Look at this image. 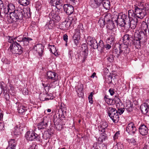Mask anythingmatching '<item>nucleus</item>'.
I'll use <instances>...</instances> for the list:
<instances>
[{"label": "nucleus", "mask_w": 149, "mask_h": 149, "mask_svg": "<svg viewBox=\"0 0 149 149\" xmlns=\"http://www.w3.org/2000/svg\"><path fill=\"white\" fill-rule=\"evenodd\" d=\"M117 18V19L115 21L119 26L122 27L126 26L132 29L136 28L139 22L136 18H129L127 15L123 13H119Z\"/></svg>", "instance_id": "obj_1"}, {"label": "nucleus", "mask_w": 149, "mask_h": 149, "mask_svg": "<svg viewBox=\"0 0 149 149\" xmlns=\"http://www.w3.org/2000/svg\"><path fill=\"white\" fill-rule=\"evenodd\" d=\"M24 11L21 9L19 8L12 12H10L9 18L8 19L9 22L12 23L22 19L23 16V12Z\"/></svg>", "instance_id": "obj_2"}, {"label": "nucleus", "mask_w": 149, "mask_h": 149, "mask_svg": "<svg viewBox=\"0 0 149 149\" xmlns=\"http://www.w3.org/2000/svg\"><path fill=\"white\" fill-rule=\"evenodd\" d=\"M9 49L14 54H21L22 53V47L16 42L11 44Z\"/></svg>", "instance_id": "obj_3"}, {"label": "nucleus", "mask_w": 149, "mask_h": 149, "mask_svg": "<svg viewBox=\"0 0 149 149\" xmlns=\"http://www.w3.org/2000/svg\"><path fill=\"white\" fill-rule=\"evenodd\" d=\"M134 10L135 15L140 19L143 18L146 14L145 9L140 8L137 6H135Z\"/></svg>", "instance_id": "obj_4"}, {"label": "nucleus", "mask_w": 149, "mask_h": 149, "mask_svg": "<svg viewBox=\"0 0 149 149\" xmlns=\"http://www.w3.org/2000/svg\"><path fill=\"white\" fill-rule=\"evenodd\" d=\"M25 136L26 139L30 141L38 139V135L32 130L27 132L25 134Z\"/></svg>", "instance_id": "obj_5"}, {"label": "nucleus", "mask_w": 149, "mask_h": 149, "mask_svg": "<svg viewBox=\"0 0 149 149\" xmlns=\"http://www.w3.org/2000/svg\"><path fill=\"white\" fill-rule=\"evenodd\" d=\"M47 78L50 79L52 81L51 84L58 79V75L55 72L52 71H48L47 73Z\"/></svg>", "instance_id": "obj_6"}, {"label": "nucleus", "mask_w": 149, "mask_h": 149, "mask_svg": "<svg viewBox=\"0 0 149 149\" xmlns=\"http://www.w3.org/2000/svg\"><path fill=\"white\" fill-rule=\"evenodd\" d=\"M126 130L129 134L132 135L136 134L137 131L135 126L132 123H131L127 125Z\"/></svg>", "instance_id": "obj_7"}, {"label": "nucleus", "mask_w": 149, "mask_h": 149, "mask_svg": "<svg viewBox=\"0 0 149 149\" xmlns=\"http://www.w3.org/2000/svg\"><path fill=\"white\" fill-rule=\"evenodd\" d=\"M15 10V6L12 3L9 4L6 7H5L3 9V12L4 13V14H7L8 13L10 14V12H12L14 11Z\"/></svg>", "instance_id": "obj_8"}, {"label": "nucleus", "mask_w": 149, "mask_h": 149, "mask_svg": "<svg viewBox=\"0 0 149 149\" xmlns=\"http://www.w3.org/2000/svg\"><path fill=\"white\" fill-rule=\"evenodd\" d=\"M88 44L94 49H96L97 47V42L93 38L88 36L87 40Z\"/></svg>", "instance_id": "obj_9"}, {"label": "nucleus", "mask_w": 149, "mask_h": 149, "mask_svg": "<svg viewBox=\"0 0 149 149\" xmlns=\"http://www.w3.org/2000/svg\"><path fill=\"white\" fill-rule=\"evenodd\" d=\"M62 1L60 0H51L50 2L52 6H55L58 10H60L62 7Z\"/></svg>", "instance_id": "obj_10"}, {"label": "nucleus", "mask_w": 149, "mask_h": 149, "mask_svg": "<svg viewBox=\"0 0 149 149\" xmlns=\"http://www.w3.org/2000/svg\"><path fill=\"white\" fill-rule=\"evenodd\" d=\"M65 11L68 15L72 14L74 11V8L70 4H65L63 6Z\"/></svg>", "instance_id": "obj_11"}, {"label": "nucleus", "mask_w": 149, "mask_h": 149, "mask_svg": "<svg viewBox=\"0 0 149 149\" xmlns=\"http://www.w3.org/2000/svg\"><path fill=\"white\" fill-rule=\"evenodd\" d=\"M81 48L83 52L82 57H83V62H84L87 58L88 55V50L87 46L85 44L81 45Z\"/></svg>", "instance_id": "obj_12"}, {"label": "nucleus", "mask_w": 149, "mask_h": 149, "mask_svg": "<svg viewBox=\"0 0 149 149\" xmlns=\"http://www.w3.org/2000/svg\"><path fill=\"white\" fill-rule=\"evenodd\" d=\"M139 131L140 133L142 135H147L148 132V128L143 124L141 125L140 126Z\"/></svg>", "instance_id": "obj_13"}, {"label": "nucleus", "mask_w": 149, "mask_h": 149, "mask_svg": "<svg viewBox=\"0 0 149 149\" xmlns=\"http://www.w3.org/2000/svg\"><path fill=\"white\" fill-rule=\"evenodd\" d=\"M108 127L107 122L104 121H102L99 125L98 128L99 131L102 132H105L106 129Z\"/></svg>", "instance_id": "obj_14"}, {"label": "nucleus", "mask_w": 149, "mask_h": 149, "mask_svg": "<svg viewBox=\"0 0 149 149\" xmlns=\"http://www.w3.org/2000/svg\"><path fill=\"white\" fill-rule=\"evenodd\" d=\"M106 95L104 97V100L108 104L112 105L115 103L119 102L120 101V99L118 98L117 97L116 99H115V100L114 101V100L109 98Z\"/></svg>", "instance_id": "obj_15"}, {"label": "nucleus", "mask_w": 149, "mask_h": 149, "mask_svg": "<svg viewBox=\"0 0 149 149\" xmlns=\"http://www.w3.org/2000/svg\"><path fill=\"white\" fill-rule=\"evenodd\" d=\"M84 30L83 24H80L78 25L77 29H75L74 33L80 36L84 32Z\"/></svg>", "instance_id": "obj_16"}, {"label": "nucleus", "mask_w": 149, "mask_h": 149, "mask_svg": "<svg viewBox=\"0 0 149 149\" xmlns=\"http://www.w3.org/2000/svg\"><path fill=\"white\" fill-rule=\"evenodd\" d=\"M3 91V93L7 94L8 91L6 85L4 82H0V95Z\"/></svg>", "instance_id": "obj_17"}, {"label": "nucleus", "mask_w": 149, "mask_h": 149, "mask_svg": "<svg viewBox=\"0 0 149 149\" xmlns=\"http://www.w3.org/2000/svg\"><path fill=\"white\" fill-rule=\"evenodd\" d=\"M34 49L38 52L40 55H41L43 52V47L41 44L36 45L34 47Z\"/></svg>", "instance_id": "obj_18"}, {"label": "nucleus", "mask_w": 149, "mask_h": 149, "mask_svg": "<svg viewBox=\"0 0 149 149\" xmlns=\"http://www.w3.org/2000/svg\"><path fill=\"white\" fill-rule=\"evenodd\" d=\"M50 17L54 21H58L60 19V17L56 12H52L50 15Z\"/></svg>", "instance_id": "obj_19"}, {"label": "nucleus", "mask_w": 149, "mask_h": 149, "mask_svg": "<svg viewBox=\"0 0 149 149\" xmlns=\"http://www.w3.org/2000/svg\"><path fill=\"white\" fill-rule=\"evenodd\" d=\"M47 122L45 118H44L43 120L38 125L39 130H41L45 128L47 126Z\"/></svg>", "instance_id": "obj_20"}, {"label": "nucleus", "mask_w": 149, "mask_h": 149, "mask_svg": "<svg viewBox=\"0 0 149 149\" xmlns=\"http://www.w3.org/2000/svg\"><path fill=\"white\" fill-rule=\"evenodd\" d=\"M101 3V2H99L98 0H91L90 2L92 7L95 8L98 7Z\"/></svg>", "instance_id": "obj_21"}, {"label": "nucleus", "mask_w": 149, "mask_h": 149, "mask_svg": "<svg viewBox=\"0 0 149 149\" xmlns=\"http://www.w3.org/2000/svg\"><path fill=\"white\" fill-rule=\"evenodd\" d=\"M132 39L133 38L131 36H129L127 34L125 35L123 38V40L124 42L127 43L128 44L130 43V45H131V42L132 41Z\"/></svg>", "instance_id": "obj_22"}, {"label": "nucleus", "mask_w": 149, "mask_h": 149, "mask_svg": "<svg viewBox=\"0 0 149 149\" xmlns=\"http://www.w3.org/2000/svg\"><path fill=\"white\" fill-rule=\"evenodd\" d=\"M32 39L30 38L24 37L22 38L21 40H17V41L21 42L24 46H26L29 44L30 41Z\"/></svg>", "instance_id": "obj_23"}, {"label": "nucleus", "mask_w": 149, "mask_h": 149, "mask_svg": "<svg viewBox=\"0 0 149 149\" xmlns=\"http://www.w3.org/2000/svg\"><path fill=\"white\" fill-rule=\"evenodd\" d=\"M109 16H110V15H105V16H104V19L103 18H100L99 20L98 23V24H100V26L101 27H104V26L105 25V20H108L109 21V20L107 19V17H109Z\"/></svg>", "instance_id": "obj_24"}, {"label": "nucleus", "mask_w": 149, "mask_h": 149, "mask_svg": "<svg viewBox=\"0 0 149 149\" xmlns=\"http://www.w3.org/2000/svg\"><path fill=\"white\" fill-rule=\"evenodd\" d=\"M109 116L114 122H116V121H117L118 120L119 117L117 112L112 113L111 114H109Z\"/></svg>", "instance_id": "obj_25"}, {"label": "nucleus", "mask_w": 149, "mask_h": 149, "mask_svg": "<svg viewBox=\"0 0 149 149\" xmlns=\"http://www.w3.org/2000/svg\"><path fill=\"white\" fill-rule=\"evenodd\" d=\"M104 45L102 41L100 40L99 43V45L97 44V47L96 49H97L98 51L101 53L104 52Z\"/></svg>", "instance_id": "obj_26"}, {"label": "nucleus", "mask_w": 149, "mask_h": 149, "mask_svg": "<svg viewBox=\"0 0 149 149\" xmlns=\"http://www.w3.org/2000/svg\"><path fill=\"white\" fill-rule=\"evenodd\" d=\"M140 40V39L136 38H135L134 40L132 39V41L131 42V44H133L135 45L136 47H139L141 45Z\"/></svg>", "instance_id": "obj_27"}, {"label": "nucleus", "mask_w": 149, "mask_h": 149, "mask_svg": "<svg viewBox=\"0 0 149 149\" xmlns=\"http://www.w3.org/2000/svg\"><path fill=\"white\" fill-rule=\"evenodd\" d=\"M83 86L82 84H80L78 85L77 87V89L76 90L79 96V95H80L81 96H82L83 95Z\"/></svg>", "instance_id": "obj_28"}, {"label": "nucleus", "mask_w": 149, "mask_h": 149, "mask_svg": "<svg viewBox=\"0 0 149 149\" xmlns=\"http://www.w3.org/2000/svg\"><path fill=\"white\" fill-rule=\"evenodd\" d=\"M123 51L121 48H115L113 53L115 55V56L118 57L120 56V54L123 52Z\"/></svg>", "instance_id": "obj_29"}, {"label": "nucleus", "mask_w": 149, "mask_h": 149, "mask_svg": "<svg viewBox=\"0 0 149 149\" xmlns=\"http://www.w3.org/2000/svg\"><path fill=\"white\" fill-rule=\"evenodd\" d=\"M140 109L142 112L144 114H146L148 111L149 108L145 106L144 104H142L140 106Z\"/></svg>", "instance_id": "obj_30"}, {"label": "nucleus", "mask_w": 149, "mask_h": 149, "mask_svg": "<svg viewBox=\"0 0 149 149\" xmlns=\"http://www.w3.org/2000/svg\"><path fill=\"white\" fill-rule=\"evenodd\" d=\"M144 35V33L142 31H136L135 33V38L141 40L143 36Z\"/></svg>", "instance_id": "obj_31"}, {"label": "nucleus", "mask_w": 149, "mask_h": 149, "mask_svg": "<svg viewBox=\"0 0 149 149\" xmlns=\"http://www.w3.org/2000/svg\"><path fill=\"white\" fill-rule=\"evenodd\" d=\"M26 110V107L21 104H19L18 105L17 110L19 113H22L25 112Z\"/></svg>", "instance_id": "obj_32"}, {"label": "nucleus", "mask_w": 149, "mask_h": 149, "mask_svg": "<svg viewBox=\"0 0 149 149\" xmlns=\"http://www.w3.org/2000/svg\"><path fill=\"white\" fill-rule=\"evenodd\" d=\"M103 7L106 9H109L110 8V2L108 0H104L102 3Z\"/></svg>", "instance_id": "obj_33"}, {"label": "nucleus", "mask_w": 149, "mask_h": 149, "mask_svg": "<svg viewBox=\"0 0 149 149\" xmlns=\"http://www.w3.org/2000/svg\"><path fill=\"white\" fill-rule=\"evenodd\" d=\"M148 27V24L146 23L145 22L143 21L141 23V29L144 31L146 32L147 29Z\"/></svg>", "instance_id": "obj_34"}, {"label": "nucleus", "mask_w": 149, "mask_h": 149, "mask_svg": "<svg viewBox=\"0 0 149 149\" xmlns=\"http://www.w3.org/2000/svg\"><path fill=\"white\" fill-rule=\"evenodd\" d=\"M110 26L111 25L112 26L110 27H109V29L112 30V32L113 34L116 35V28H115L114 27L113 23L112 22L110 21Z\"/></svg>", "instance_id": "obj_35"}, {"label": "nucleus", "mask_w": 149, "mask_h": 149, "mask_svg": "<svg viewBox=\"0 0 149 149\" xmlns=\"http://www.w3.org/2000/svg\"><path fill=\"white\" fill-rule=\"evenodd\" d=\"M107 111L109 115V114H111L112 113H114L115 112H117V110H116L114 108H113L111 107H108L107 108Z\"/></svg>", "instance_id": "obj_36"}, {"label": "nucleus", "mask_w": 149, "mask_h": 149, "mask_svg": "<svg viewBox=\"0 0 149 149\" xmlns=\"http://www.w3.org/2000/svg\"><path fill=\"white\" fill-rule=\"evenodd\" d=\"M19 2L21 5L24 6L28 5L29 3L28 0H19Z\"/></svg>", "instance_id": "obj_37"}, {"label": "nucleus", "mask_w": 149, "mask_h": 149, "mask_svg": "<svg viewBox=\"0 0 149 149\" xmlns=\"http://www.w3.org/2000/svg\"><path fill=\"white\" fill-rule=\"evenodd\" d=\"M9 145L15 147L17 144V142L14 139H10L8 142Z\"/></svg>", "instance_id": "obj_38"}, {"label": "nucleus", "mask_w": 149, "mask_h": 149, "mask_svg": "<svg viewBox=\"0 0 149 149\" xmlns=\"http://www.w3.org/2000/svg\"><path fill=\"white\" fill-rule=\"evenodd\" d=\"M107 138V135L105 134H102L98 138V141L100 142H102L104 141Z\"/></svg>", "instance_id": "obj_39"}, {"label": "nucleus", "mask_w": 149, "mask_h": 149, "mask_svg": "<svg viewBox=\"0 0 149 149\" xmlns=\"http://www.w3.org/2000/svg\"><path fill=\"white\" fill-rule=\"evenodd\" d=\"M128 17L129 18H133V17H135L134 16L135 15V12L134 13L133 11L132 10H129L128 11Z\"/></svg>", "instance_id": "obj_40"}, {"label": "nucleus", "mask_w": 149, "mask_h": 149, "mask_svg": "<svg viewBox=\"0 0 149 149\" xmlns=\"http://www.w3.org/2000/svg\"><path fill=\"white\" fill-rule=\"evenodd\" d=\"M14 134L15 135H19L20 133L19 129L17 127H15L13 130Z\"/></svg>", "instance_id": "obj_41"}, {"label": "nucleus", "mask_w": 149, "mask_h": 149, "mask_svg": "<svg viewBox=\"0 0 149 149\" xmlns=\"http://www.w3.org/2000/svg\"><path fill=\"white\" fill-rule=\"evenodd\" d=\"M77 18L75 17H70L69 20L71 24H75L77 21Z\"/></svg>", "instance_id": "obj_42"}, {"label": "nucleus", "mask_w": 149, "mask_h": 149, "mask_svg": "<svg viewBox=\"0 0 149 149\" xmlns=\"http://www.w3.org/2000/svg\"><path fill=\"white\" fill-rule=\"evenodd\" d=\"M129 142L135 146L137 145L138 143V142L136 141L135 139L133 138H131L130 139Z\"/></svg>", "instance_id": "obj_43"}, {"label": "nucleus", "mask_w": 149, "mask_h": 149, "mask_svg": "<svg viewBox=\"0 0 149 149\" xmlns=\"http://www.w3.org/2000/svg\"><path fill=\"white\" fill-rule=\"evenodd\" d=\"M16 39V37H14L9 36L8 41V42L10 43H12V44H13L14 43V42H15L14 41V40Z\"/></svg>", "instance_id": "obj_44"}, {"label": "nucleus", "mask_w": 149, "mask_h": 149, "mask_svg": "<svg viewBox=\"0 0 149 149\" xmlns=\"http://www.w3.org/2000/svg\"><path fill=\"white\" fill-rule=\"evenodd\" d=\"M80 36L74 33L73 37V40H80Z\"/></svg>", "instance_id": "obj_45"}, {"label": "nucleus", "mask_w": 149, "mask_h": 149, "mask_svg": "<svg viewBox=\"0 0 149 149\" xmlns=\"http://www.w3.org/2000/svg\"><path fill=\"white\" fill-rule=\"evenodd\" d=\"M93 93L91 92V93L89 95L88 97L89 102L91 104H92L93 103Z\"/></svg>", "instance_id": "obj_46"}, {"label": "nucleus", "mask_w": 149, "mask_h": 149, "mask_svg": "<svg viewBox=\"0 0 149 149\" xmlns=\"http://www.w3.org/2000/svg\"><path fill=\"white\" fill-rule=\"evenodd\" d=\"M1 61L5 64H9L10 63V61L5 58H2Z\"/></svg>", "instance_id": "obj_47"}, {"label": "nucleus", "mask_w": 149, "mask_h": 149, "mask_svg": "<svg viewBox=\"0 0 149 149\" xmlns=\"http://www.w3.org/2000/svg\"><path fill=\"white\" fill-rule=\"evenodd\" d=\"M65 23H66L65 24V27L66 29L69 28L71 24L70 22L68 20L67 21V22H65Z\"/></svg>", "instance_id": "obj_48"}, {"label": "nucleus", "mask_w": 149, "mask_h": 149, "mask_svg": "<svg viewBox=\"0 0 149 149\" xmlns=\"http://www.w3.org/2000/svg\"><path fill=\"white\" fill-rule=\"evenodd\" d=\"M124 111V109L123 108H120L118 109L117 111V113H119L120 115L123 113Z\"/></svg>", "instance_id": "obj_49"}, {"label": "nucleus", "mask_w": 149, "mask_h": 149, "mask_svg": "<svg viewBox=\"0 0 149 149\" xmlns=\"http://www.w3.org/2000/svg\"><path fill=\"white\" fill-rule=\"evenodd\" d=\"M107 39L108 41H109V42H112L115 39V37L114 36L111 35Z\"/></svg>", "instance_id": "obj_50"}, {"label": "nucleus", "mask_w": 149, "mask_h": 149, "mask_svg": "<svg viewBox=\"0 0 149 149\" xmlns=\"http://www.w3.org/2000/svg\"><path fill=\"white\" fill-rule=\"evenodd\" d=\"M50 134H49V133L47 132L45 133L44 134H43V136L45 138V139H47L48 138H49L50 137Z\"/></svg>", "instance_id": "obj_51"}, {"label": "nucleus", "mask_w": 149, "mask_h": 149, "mask_svg": "<svg viewBox=\"0 0 149 149\" xmlns=\"http://www.w3.org/2000/svg\"><path fill=\"white\" fill-rule=\"evenodd\" d=\"M120 136V133L119 132H117L113 136V139H117Z\"/></svg>", "instance_id": "obj_52"}, {"label": "nucleus", "mask_w": 149, "mask_h": 149, "mask_svg": "<svg viewBox=\"0 0 149 149\" xmlns=\"http://www.w3.org/2000/svg\"><path fill=\"white\" fill-rule=\"evenodd\" d=\"M28 93V91L26 88H25L23 90V93L24 95H27Z\"/></svg>", "instance_id": "obj_53"}, {"label": "nucleus", "mask_w": 149, "mask_h": 149, "mask_svg": "<svg viewBox=\"0 0 149 149\" xmlns=\"http://www.w3.org/2000/svg\"><path fill=\"white\" fill-rule=\"evenodd\" d=\"M100 149H107V146L104 144H102L100 146Z\"/></svg>", "instance_id": "obj_54"}, {"label": "nucleus", "mask_w": 149, "mask_h": 149, "mask_svg": "<svg viewBox=\"0 0 149 149\" xmlns=\"http://www.w3.org/2000/svg\"><path fill=\"white\" fill-rule=\"evenodd\" d=\"M68 36L66 34H64L63 36V39L66 42H67L68 41Z\"/></svg>", "instance_id": "obj_55"}, {"label": "nucleus", "mask_w": 149, "mask_h": 149, "mask_svg": "<svg viewBox=\"0 0 149 149\" xmlns=\"http://www.w3.org/2000/svg\"><path fill=\"white\" fill-rule=\"evenodd\" d=\"M104 48H106L107 50L111 48V46L109 44L104 45Z\"/></svg>", "instance_id": "obj_56"}, {"label": "nucleus", "mask_w": 149, "mask_h": 149, "mask_svg": "<svg viewBox=\"0 0 149 149\" xmlns=\"http://www.w3.org/2000/svg\"><path fill=\"white\" fill-rule=\"evenodd\" d=\"M3 8L4 5L3 2L1 0H0V10H1Z\"/></svg>", "instance_id": "obj_57"}, {"label": "nucleus", "mask_w": 149, "mask_h": 149, "mask_svg": "<svg viewBox=\"0 0 149 149\" xmlns=\"http://www.w3.org/2000/svg\"><path fill=\"white\" fill-rule=\"evenodd\" d=\"M80 40H73L74 42L75 45L77 46L79 43Z\"/></svg>", "instance_id": "obj_58"}, {"label": "nucleus", "mask_w": 149, "mask_h": 149, "mask_svg": "<svg viewBox=\"0 0 149 149\" xmlns=\"http://www.w3.org/2000/svg\"><path fill=\"white\" fill-rule=\"evenodd\" d=\"M109 92L111 95H113L115 93L114 91L112 89H110L109 90Z\"/></svg>", "instance_id": "obj_59"}, {"label": "nucleus", "mask_w": 149, "mask_h": 149, "mask_svg": "<svg viewBox=\"0 0 149 149\" xmlns=\"http://www.w3.org/2000/svg\"><path fill=\"white\" fill-rule=\"evenodd\" d=\"M112 77L111 76H109L108 77V79L109 81H108V83H110L112 82Z\"/></svg>", "instance_id": "obj_60"}, {"label": "nucleus", "mask_w": 149, "mask_h": 149, "mask_svg": "<svg viewBox=\"0 0 149 149\" xmlns=\"http://www.w3.org/2000/svg\"><path fill=\"white\" fill-rule=\"evenodd\" d=\"M144 104L149 108V100H146Z\"/></svg>", "instance_id": "obj_61"}, {"label": "nucleus", "mask_w": 149, "mask_h": 149, "mask_svg": "<svg viewBox=\"0 0 149 149\" xmlns=\"http://www.w3.org/2000/svg\"><path fill=\"white\" fill-rule=\"evenodd\" d=\"M15 147L12 146H11L9 145L8 146L7 148L6 149H15Z\"/></svg>", "instance_id": "obj_62"}, {"label": "nucleus", "mask_w": 149, "mask_h": 149, "mask_svg": "<svg viewBox=\"0 0 149 149\" xmlns=\"http://www.w3.org/2000/svg\"><path fill=\"white\" fill-rule=\"evenodd\" d=\"M129 102V103H130V105L128 104V105H127L126 107L127 108V109H128L129 108H130V107L132 108V105H131V102H130V101H129V102Z\"/></svg>", "instance_id": "obj_63"}, {"label": "nucleus", "mask_w": 149, "mask_h": 149, "mask_svg": "<svg viewBox=\"0 0 149 149\" xmlns=\"http://www.w3.org/2000/svg\"><path fill=\"white\" fill-rule=\"evenodd\" d=\"M96 74L95 72H93L91 76V77L94 78V77L96 75Z\"/></svg>", "instance_id": "obj_64"}]
</instances>
